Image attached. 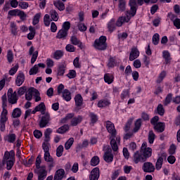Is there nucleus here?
Masks as SVG:
<instances>
[{
    "label": "nucleus",
    "instance_id": "34",
    "mask_svg": "<svg viewBox=\"0 0 180 180\" xmlns=\"http://www.w3.org/2000/svg\"><path fill=\"white\" fill-rule=\"evenodd\" d=\"M54 6L58 9V11H64L65 9V6L64 3L58 1L53 3Z\"/></svg>",
    "mask_w": 180,
    "mask_h": 180
},
{
    "label": "nucleus",
    "instance_id": "42",
    "mask_svg": "<svg viewBox=\"0 0 180 180\" xmlns=\"http://www.w3.org/2000/svg\"><path fill=\"white\" fill-rule=\"evenodd\" d=\"M148 140L150 144H153L154 143V141L155 140V134H154V131H149Z\"/></svg>",
    "mask_w": 180,
    "mask_h": 180
},
{
    "label": "nucleus",
    "instance_id": "15",
    "mask_svg": "<svg viewBox=\"0 0 180 180\" xmlns=\"http://www.w3.org/2000/svg\"><path fill=\"white\" fill-rule=\"evenodd\" d=\"M74 99L76 108H78V110L81 109L82 105H84V98H82V96H81V94H77Z\"/></svg>",
    "mask_w": 180,
    "mask_h": 180
},
{
    "label": "nucleus",
    "instance_id": "16",
    "mask_svg": "<svg viewBox=\"0 0 180 180\" xmlns=\"http://www.w3.org/2000/svg\"><path fill=\"white\" fill-rule=\"evenodd\" d=\"M99 176H100L99 169L98 167H95L91 172V174L89 175V179L90 180H98V179H99Z\"/></svg>",
    "mask_w": 180,
    "mask_h": 180
},
{
    "label": "nucleus",
    "instance_id": "22",
    "mask_svg": "<svg viewBox=\"0 0 180 180\" xmlns=\"http://www.w3.org/2000/svg\"><path fill=\"white\" fill-rule=\"evenodd\" d=\"M153 129L158 131V133H162L165 130V123L164 122H158L153 125Z\"/></svg>",
    "mask_w": 180,
    "mask_h": 180
},
{
    "label": "nucleus",
    "instance_id": "54",
    "mask_svg": "<svg viewBox=\"0 0 180 180\" xmlns=\"http://www.w3.org/2000/svg\"><path fill=\"white\" fill-rule=\"evenodd\" d=\"M37 72H39V66H37V65H34L29 72L30 75H35Z\"/></svg>",
    "mask_w": 180,
    "mask_h": 180
},
{
    "label": "nucleus",
    "instance_id": "56",
    "mask_svg": "<svg viewBox=\"0 0 180 180\" xmlns=\"http://www.w3.org/2000/svg\"><path fill=\"white\" fill-rule=\"evenodd\" d=\"M171 101H172V94H169L165 99V106L169 105V103H171Z\"/></svg>",
    "mask_w": 180,
    "mask_h": 180
},
{
    "label": "nucleus",
    "instance_id": "23",
    "mask_svg": "<svg viewBox=\"0 0 180 180\" xmlns=\"http://www.w3.org/2000/svg\"><path fill=\"white\" fill-rule=\"evenodd\" d=\"M82 116L78 115L77 117H73L72 119L70 121V126H72L73 127L75 126H78L81 122H82Z\"/></svg>",
    "mask_w": 180,
    "mask_h": 180
},
{
    "label": "nucleus",
    "instance_id": "51",
    "mask_svg": "<svg viewBox=\"0 0 180 180\" xmlns=\"http://www.w3.org/2000/svg\"><path fill=\"white\" fill-rule=\"evenodd\" d=\"M157 112L160 115V116H164V115L165 113V110L164 109L162 104H159L158 105Z\"/></svg>",
    "mask_w": 180,
    "mask_h": 180
},
{
    "label": "nucleus",
    "instance_id": "24",
    "mask_svg": "<svg viewBox=\"0 0 180 180\" xmlns=\"http://www.w3.org/2000/svg\"><path fill=\"white\" fill-rule=\"evenodd\" d=\"M67 36H68V31L61 29L57 33L56 39H62L63 40H65V39L67 38Z\"/></svg>",
    "mask_w": 180,
    "mask_h": 180
},
{
    "label": "nucleus",
    "instance_id": "59",
    "mask_svg": "<svg viewBox=\"0 0 180 180\" xmlns=\"http://www.w3.org/2000/svg\"><path fill=\"white\" fill-rule=\"evenodd\" d=\"M32 58H31V64H34L36 63V60H37V57L39 56V51H36L35 52L33 53L32 55Z\"/></svg>",
    "mask_w": 180,
    "mask_h": 180
},
{
    "label": "nucleus",
    "instance_id": "39",
    "mask_svg": "<svg viewBox=\"0 0 180 180\" xmlns=\"http://www.w3.org/2000/svg\"><path fill=\"white\" fill-rule=\"evenodd\" d=\"M74 144V138H70L65 143V150H70Z\"/></svg>",
    "mask_w": 180,
    "mask_h": 180
},
{
    "label": "nucleus",
    "instance_id": "7",
    "mask_svg": "<svg viewBox=\"0 0 180 180\" xmlns=\"http://www.w3.org/2000/svg\"><path fill=\"white\" fill-rule=\"evenodd\" d=\"M110 144L111 146L112 150L113 151H117L119 150V146L117 144H120V136L115 135V137H110Z\"/></svg>",
    "mask_w": 180,
    "mask_h": 180
},
{
    "label": "nucleus",
    "instance_id": "64",
    "mask_svg": "<svg viewBox=\"0 0 180 180\" xmlns=\"http://www.w3.org/2000/svg\"><path fill=\"white\" fill-rule=\"evenodd\" d=\"M174 26L176 27V29H180V19L179 18H176L174 22Z\"/></svg>",
    "mask_w": 180,
    "mask_h": 180
},
{
    "label": "nucleus",
    "instance_id": "40",
    "mask_svg": "<svg viewBox=\"0 0 180 180\" xmlns=\"http://www.w3.org/2000/svg\"><path fill=\"white\" fill-rule=\"evenodd\" d=\"M5 164H6V168L8 171L12 169L13 165L15 164V158L9 160H5Z\"/></svg>",
    "mask_w": 180,
    "mask_h": 180
},
{
    "label": "nucleus",
    "instance_id": "25",
    "mask_svg": "<svg viewBox=\"0 0 180 180\" xmlns=\"http://www.w3.org/2000/svg\"><path fill=\"white\" fill-rule=\"evenodd\" d=\"M0 117V123H6L8 122V110H2Z\"/></svg>",
    "mask_w": 180,
    "mask_h": 180
},
{
    "label": "nucleus",
    "instance_id": "10",
    "mask_svg": "<svg viewBox=\"0 0 180 180\" xmlns=\"http://www.w3.org/2000/svg\"><path fill=\"white\" fill-rule=\"evenodd\" d=\"M104 148H107L103 155L104 161L105 162H112L113 161V154H112L110 146H106Z\"/></svg>",
    "mask_w": 180,
    "mask_h": 180
},
{
    "label": "nucleus",
    "instance_id": "30",
    "mask_svg": "<svg viewBox=\"0 0 180 180\" xmlns=\"http://www.w3.org/2000/svg\"><path fill=\"white\" fill-rule=\"evenodd\" d=\"M110 105V101L106 99L101 100L98 102V108H106V106H109Z\"/></svg>",
    "mask_w": 180,
    "mask_h": 180
},
{
    "label": "nucleus",
    "instance_id": "50",
    "mask_svg": "<svg viewBox=\"0 0 180 180\" xmlns=\"http://www.w3.org/2000/svg\"><path fill=\"white\" fill-rule=\"evenodd\" d=\"M51 19H50V15L49 14H46L44 17V25L46 26V27H49L50 26V23L51 22Z\"/></svg>",
    "mask_w": 180,
    "mask_h": 180
},
{
    "label": "nucleus",
    "instance_id": "26",
    "mask_svg": "<svg viewBox=\"0 0 180 180\" xmlns=\"http://www.w3.org/2000/svg\"><path fill=\"white\" fill-rule=\"evenodd\" d=\"M63 98L66 101V102H70L71 101V92H70V90L65 89L63 92Z\"/></svg>",
    "mask_w": 180,
    "mask_h": 180
},
{
    "label": "nucleus",
    "instance_id": "33",
    "mask_svg": "<svg viewBox=\"0 0 180 180\" xmlns=\"http://www.w3.org/2000/svg\"><path fill=\"white\" fill-rule=\"evenodd\" d=\"M35 108H37L38 112H41V115H44V113H46V105H44V103H39Z\"/></svg>",
    "mask_w": 180,
    "mask_h": 180
},
{
    "label": "nucleus",
    "instance_id": "36",
    "mask_svg": "<svg viewBox=\"0 0 180 180\" xmlns=\"http://www.w3.org/2000/svg\"><path fill=\"white\" fill-rule=\"evenodd\" d=\"M113 75H110L109 73L104 75V81L107 84H112V82H113Z\"/></svg>",
    "mask_w": 180,
    "mask_h": 180
},
{
    "label": "nucleus",
    "instance_id": "41",
    "mask_svg": "<svg viewBox=\"0 0 180 180\" xmlns=\"http://www.w3.org/2000/svg\"><path fill=\"white\" fill-rule=\"evenodd\" d=\"M64 56V52L60 50L56 51L53 53V58L55 60H60Z\"/></svg>",
    "mask_w": 180,
    "mask_h": 180
},
{
    "label": "nucleus",
    "instance_id": "52",
    "mask_svg": "<svg viewBox=\"0 0 180 180\" xmlns=\"http://www.w3.org/2000/svg\"><path fill=\"white\" fill-rule=\"evenodd\" d=\"M41 16V14L40 13H37L34 16L33 21H32V24L34 25V26H36V25H37L39 22H40Z\"/></svg>",
    "mask_w": 180,
    "mask_h": 180
},
{
    "label": "nucleus",
    "instance_id": "3",
    "mask_svg": "<svg viewBox=\"0 0 180 180\" xmlns=\"http://www.w3.org/2000/svg\"><path fill=\"white\" fill-rule=\"evenodd\" d=\"M94 47L96 50H100L103 51L106 50L108 48V44H106V37L101 36L100 37L99 39H96L94 41Z\"/></svg>",
    "mask_w": 180,
    "mask_h": 180
},
{
    "label": "nucleus",
    "instance_id": "13",
    "mask_svg": "<svg viewBox=\"0 0 180 180\" xmlns=\"http://www.w3.org/2000/svg\"><path fill=\"white\" fill-rule=\"evenodd\" d=\"M139 56L140 51H139L137 47H132L129 54V61H134V60H136V58H138Z\"/></svg>",
    "mask_w": 180,
    "mask_h": 180
},
{
    "label": "nucleus",
    "instance_id": "43",
    "mask_svg": "<svg viewBox=\"0 0 180 180\" xmlns=\"http://www.w3.org/2000/svg\"><path fill=\"white\" fill-rule=\"evenodd\" d=\"M75 114L74 113H68L64 118H63L60 120V123H67V122H68V120H71V119L72 120V118L74 117Z\"/></svg>",
    "mask_w": 180,
    "mask_h": 180
},
{
    "label": "nucleus",
    "instance_id": "55",
    "mask_svg": "<svg viewBox=\"0 0 180 180\" xmlns=\"http://www.w3.org/2000/svg\"><path fill=\"white\" fill-rule=\"evenodd\" d=\"M11 32L14 36L18 34V27H16V24L15 22H11Z\"/></svg>",
    "mask_w": 180,
    "mask_h": 180
},
{
    "label": "nucleus",
    "instance_id": "27",
    "mask_svg": "<svg viewBox=\"0 0 180 180\" xmlns=\"http://www.w3.org/2000/svg\"><path fill=\"white\" fill-rule=\"evenodd\" d=\"M66 67H67V65L65 64V63H63L60 64L58 66V75H60V76L64 75V74L65 72Z\"/></svg>",
    "mask_w": 180,
    "mask_h": 180
},
{
    "label": "nucleus",
    "instance_id": "28",
    "mask_svg": "<svg viewBox=\"0 0 180 180\" xmlns=\"http://www.w3.org/2000/svg\"><path fill=\"white\" fill-rule=\"evenodd\" d=\"M69 129H70V127L68 126V124H65L60 127V128H58L56 130V133H58V134H64V133H66V131H68Z\"/></svg>",
    "mask_w": 180,
    "mask_h": 180
},
{
    "label": "nucleus",
    "instance_id": "31",
    "mask_svg": "<svg viewBox=\"0 0 180 180\" xmlns=\"http://www.w3.org/2000/svg\"><path fill=\"white\" fill-rule=\"evenodd\" d=\"M163 54V58H165V64H169L171 61V54H169V52L167 51H164L162 52Z\"/></svg>",
    "mask_w": 180,
    "mask_h": 180
},
{
    "label": "nucleus",
    "instance_id": "49",
    "mask_svg": "<svg viewBox=\"0 0 180 180\" xmlns=\"http://www.w3.org/2000/svg\"><path fill=\"white\" fill-rule=\"evenodd\" d=\"M152 41L155 46H157L160 43V34L158 33H155L153 36Z\"/></svg>",
    "mask_w": 180,
    "mask_h": 180
},
{
    "label": "nucleus",
    "instance_id": "12",
    "mask_svg": "<svg viewBox=\"0 0 180 180\" xmlns=\"http://www.w3.org/2000/svg\"><path fill=\"white\" fill-rule=\"evenodd\" d=\"M44 160L47 162L49 168L51 169V168L54 167L56 165V162H54V158L50 155V153H44Z\"/></svg>",
    "mask_w": 180,
    "mask_h": 180
},
{
    "label": "nucleus",
    "instance_id": "57",
    "mask_svg": "<svg viewBox=\"0 0 180 180\" xmlns=\"http://www.w3.org/2000/svg\"><path fill=\"white\" fill-rule=\"evenodd\" d=\"M19 68V65H15L14 67L11 68L9 70L10 75H15L16 72H18V70Z\"/></svg>",
    "mask_w": 180,
    "mask_h": 180
},
{
    "label": "nucleus",
    "instance_id": "32",
    "mask_svg": "<svg viewBox=\"0 0 180 180\" xmlns=\"http://www.w3.org/2000/svg\"><path fill=\"white\" fill-rule=\"evenodd\" d=\"M118 9L120 12L126 11V0H119Z\"/></svg>",
    "mask_w": 180,
    "mask_h": 180
},
{
    "label": "nucleus",
    "instance_id": "44",
    "mask_svg": "<svg viewBox=\"0 0 180 180\" xmlns=\"http://www.w3.org/2000/svg\"><path fill=\"white\" fill-rule=\"evenodd\" d=\"M134 120V118H130L129 120H128V121L124 128V130L126 133H127V131H129V130H130V127H131V124H133Z\"/></svg>",
    "mask_w": 180,
    "mask_h": 180
},
{
    "label": "nucleus",
    "instance_id": "48",
    "mask_svg": "<svg viewBox=\"0 0 180 180\" xmlns=\"http://www.w3.org/2000/svg\"><path fill=\"white\" fill-rule=\"evenodd\" d=\"M63 153H64V146H63V145H60L56 148V156L57 157H62L63 156Z\"/></svg>",
    "mask_w": 180,
    "mask_h": 180
},
{
    "label": "nucleus",
    "instance_id": "9",
    "mask_svg": "<svg viewBox=\"0 0 180 180\" xmlns=\"http://www.w3.org/2000/svg\"><path fill=\"white\" fill-rule=\"evenodd\" d=\"M105 127L107 131L111 134L110 137H116V128H115V124L110 121L105 122Z\"/></svg>",
    "mask_w": 180,
    "mask_h": 180
},
{
    "label": "nucleus",
    "instance_id": "11",
    "mask_svg": "<svg viewBox=\"0 0 180 180\" xmlns=\"http://www.w3.org/2000/svg\"><path fill=\"white\" fill-rule=\"evenodd\" d=\"M142 169L143 172H148L151 174L155 171V166L150 162H145L142 166Z\"/></svg>",
    "mask_w": 180,
    "mask_h": 180
},
{
    "label": "nucleus",
    "instance_id": "17",
    "mask_svg": "<svg viewBox=\"0 0 180 180\" xmlns=\"http://www.w3.org/2000/svg\"><path fill=\"white\" fill-rule=\"evenodd\" d=\"M70 41L73 44V46H78V48L81 49V50L84 49V44H82V42L81 41V40L77 38L76 36H72L70 37Z\"/></svg>",
    "mask_w": 180,
    "mask_h": 180
},
{
    "label": "nucleus",
    "instance_id": "29",
    "mask_svg": "<svg viewBox=\"0 0 180 180\" xmlns=\"http://www.w3.org/2000/svg\"><path fill=\"white\" fill-rule=\"evenodd\" d=\"M20 116H22V110L19 108H15L12 112V117L16 119L20 117Z\"/></svg>",
    "mask_w": 180,
    "mask_h": 180
},
{
    "label": "nucleus",
    "instance_id": "45",
    "mask_svg": "<svg viewBox=\"0 0 180 180\" xmlns=\"http://www.w3.org/2000/svg\"><path fill=\"white\" fill-rule=\"evenodd\" d=\"M50 15L52 20L54 22H57V20H58V13L57 11H56V10H51L50 11Z\"/></svg>",
    "mask_w": 180,
    "mask_h": 180
},
{
    "label": "nucleus",
    "instance_id": "61",
    "mask_svg": "<svg viewBox=\"0 0 180 180\" xmlns=\"http://www.w3.org/2000/svg\"><path fill=\"white\" fill-rule=\"evenodd\" d=\"M77 27L80 32H86V29H87L86 25H85L82 22H79L77 25Z\"/></svg>",
    "mask_w": 180,
    "mask_h": 180
},
{
    "label": "nucleus",
    "instance_id": "6",
    "mask_svg": "<svg viewBox=\"0 0 180 180\" xmlns=\"http://www.w3.org/2000/svg\"><path fill=\"white\" fill-rule=\"evenodd\" d=\"M132 160L134 164H139V162H146V161H147L140 150H136L132 156Z\"/></svg>",
    "mask_w": 180,
    "mask_h": 180
},
{
    "label": "nucleus",
    "instance_id": "4",
    "mask_svg": "<svg viewBox=\"0 0 180 180\" xmlns=\"http://www.w3.org/2000/svg\"><path fill=\"white\" fill-rule=\"evenodd\" d=\"M140 152L143 156L146 161L153 155V149L147 146V142H143L141 145Z\"/></svg>",
    "mask_w": 180,
    "mask_h": 180
},
{
    "label": "nucleus",
    "instance_id": "60",
    "mask_svg": "<svg viewBox=\"0 0 180 180\" xmlns=\"http://www.w3.org/2000/svg\"><path fill=\"white\" fill-rule=\"evenodd\" d=\"M90 118H91V122L92 124H95L96 122H98V116L95 115L94 113H90Z\"/></svg>",
    "mask_w": 180,
    "mask_h": 180
},
{
    "label": "nucleus",
    "instance_id": "14",
    "mask_svg": "<svg viewBox=\"0 0 180 180\" xmlns=\"http://www.w3.org/2000/svg\"><path fill=\"white\" fill-rule=\"evenodd\" d=\"M164 158L167 159V153H163L160 157H159L155 163V169L157 171H160L162 168V164L164 162Z\"/></svg>",
    "mask_w": 180,
    "mask_h": 180
},
{
    "label": "nucleus",
    "instance_id": "5",
    "mask_svg": "<svg viewBox=\"0 0 180 180\" xmlns=\"http://www.w3.org/2000/svg\"><path fill=\"white\" fill-rule=\"evenodd\" d=\"M8 103L11 105H15L18 103V94L16 91L13 92V89H9L7 93Z\"/></svg>",
    "mask_w": 180,
    "mask_h": 180
},
{
    "label": "nucleus",
    "instance_id": "62",
    "mask_svg": "<svg viewBox=\"0 0 180 180\" xmlns=\"http://www.w3.org/2000/svg\"><path fill=\"white\" fill-rule=\"evenodd\" d=\"M70 27H71V23H70V22L66 21L63 22L62 30H66V32H68V30H70Z\"/></svg>",
    "mask_w": 180,
    "mask_h": 180
},
{
    "label": "nucleus",
    "instance_id": "53",
    "mask_svg": "<svg viewBox=\"0 0 180 180\" xmlns=\"http://www.w3.org/2000/svg\"><path fill=\"white\" fill-rule=\"evenodd\" d=\"M16 140V134H9L7 136V141L8 143H15Z\"/></svg>",
    "mask_w": 180,
    "mask_h": 180
},
{
    "label": "nucleus",
    "instance_id": "35",
    "mask_svg": "<svg viewBox=\"0 0 180 180\" xmlns=\"http://www.w3.org/2000/svg\"><path fill=\"white\" fill-rule=\"evenodd\" d=\"M51 133H53V130L50 128H48L46 129L45 132H44V141L46 143H48V141H50V134H51Z\"/></svg>",
    "mask_w": 180,
    "mask_h": 180
},
{
    "label": "nucleus",
    "instance_id": "1",
    "mask_svg": "<svg viewBox=\"0 0 180 180\" xmlns=\"http://www.w3.org/2000/svg\"><path fill=\"white\" fill-rule=\"evenodd\" d=\"M129 6L130 9L126 11V16L120 17L117 22L112 18L108 23V29L110 33H112L116 30V26L120 27L123 26V23H129L130 19L136 16V13H137V4L136 3V0H129Z\"/></svg>",
    "mask_w": 180,
    "mask_h": 180
},
{
    "label": "nucleus",
    "instance_id": "19",
    "mask_svg": "<svg viewBox=\"0 0 180 180\" xmlns=\"http://www.w3.org/2000/svg\"><path fill=\"white\" fill-rule=\"evenodd\" d=\"M9 160H15V151L11 150L10 152L6 150L4 153V155L3 157V160L5 161H9Z\"/></svg>",
    "mask_w": 180,
    "mask_h": 180
},
{
    "label": "nucleus",
    "instance_id": "46",
    "mask_svg": "<svg viewBox=\"0 0 180 180\" xmlns=\"http://www.w3.org/2000/svg\"><path fill=\"white\" fill-rule=\"evenodd\" d=\"M100 162L99 157L94 156L91 158L90 164L92 167H96Z\"/></svg>",
    "mask_w": 180,
    "mask_h": 180
},
{
    "label": "nucleus",
    "instance_id": "37",
    "mask_svg": "<svg viewBox=\"0 0 180 180\" xmlns=\"http://www.w3.org/2000/svg\"><path fill=\"white\" fill-rule=\"evenodd\" d=\"M2 101V109L3 110H6V106H8V98L6 97V94H4L1 97Z\"/></svg>",
    "mask_w": 180,
    "mask_h": 180
},
{
    "label": "nucleus",
    "instance_id": "21",
    "mask_svg": "<svg viewBox=\"0 0 180 180\" xmlns=\"http://www.w3.org/2000/svg\"><path fill=\"white\" fill-rule=\"evenodd\" d=\"M25 82V74L23 72H20L16 77L15 79V84L17 86H20L21 85H23V83Z\"/></svg>",
    "mask_w": 180,
    "mask_h": 180
},
{
    "label": "nucleus",
    "instance_id": "18",
    "mask_svg": "<svg viewBox=\"0 0 180 180\" xmlns=\"http://www.w3.org/2000/svg\"><path fill=\"white\" fill-rule=\"evenodd\" d=\"M64 176H65V171L64 169H59L56 172L53 180H63Z\"/></svg>",
    "mask_w": 180,
    "mask_h": 180
},
{
    "label": "nucleus",
    "instance_id": "47",
    "mask_svg": "<svg viewBox=\"0 0 180 180\" xmlns=\"http://www.w3.org/2000/svg\"><path fill=\"white\" fill-rule=\"evenodd\" d=\"M167 76V72L165 71H162L158 76L156 82L157 84H161L162 81H164V78Z\"/></svg>",
    "mask_w": 180,
    "mask_h": 180
},
{
    "label": "nucleus",
    "instance_id": "8",
    "mask_svg": "<svg viewBox=\"0 0 180 180\" xmlns=\"http://www.w3.org/2000/svg\"><path fill=\"white\" fill-rule=\"evenodd\" d=\"M50 120H51L50 113H44L39 121V127H41V129L46 127L47 124L50 123Z\"/></svg>",
    "mask_w": 180,
    "mask_h": 180
},
{
    "label": "nucleus",
    "instance_id": "38",
    "mask_svg": "<svg viewBox=\"0 0 180 180\" xmlns=\"http://www.w3.org/2000/svg\"><path fill=\"white\" fill-rule=\"evenodd\" d=\"M140 127H141V119H138L135 122V127L133 129V133H137V131L140 130Z\"/></svg>",
    "mask_w": 180,
    "mask_h": 180
},
{
    "label": "nucleus",
    "instance_id": "2",
    "mask_svg": "<svg viewBox=\"0 0 180 180\" xmlns=\"http://www.w3.org/2000/svg\"><path fill=\"white\" fill-rule=\"evenodd\" d=\"M41 164V155H39L36 159V168L38 169V180H44L47 176V171L46 170V166L40 167Z\"/></svg>",
    "mask_w": 180,
    "mask_h": 180
},
{
    "label": "nucleus",
    "instance_id": "58",
    "mask_svg": "<svg viewBox=\"0 0 180 180\" xmlns=\"http://www.w3.org/2000/svg\"><path fill=\"white\" fill-rule=\"evenodd\" d=\"M65 50L69 53H74L75 51V46L72 44H68L65 47Z\"/></svg>",
    "mask_w": 180,
    "mask_h": 180
},
{
    "label": "nucleus",
    "instance_id": "20",
    "mask_svg": "<svg viewBox=\"0 0 180 180\" xmlns=\"http://www.w3.org/2000/svg\"><path fill=\"white\" fill-rule=\"evenodd\" d=\"M33 92L37 95L39 94V91L34 88H30L27 90V93L25 94V99L27 101H32L33 98Z\"/></svg>",
    "mask_w": 180,
    "mask_h": 180
},
{
    "label": "nucleus",
    "instance_id": "63",
    "mask_svg": "<svg viewBox=\"0 0 180 180\" xmlns=\"http://www.w3.org/2000/svg\"><path fill=\"white\" fill-rule=\"evenodd\" d=\"M7 59L8 63H12V61H13V53L12 52V51H8Z\"/></svg>",
    "mask_w": 180,
    "mask_h": 180
}]
</instances>
